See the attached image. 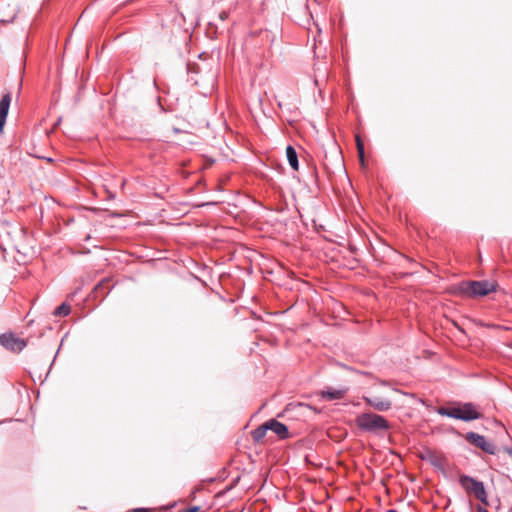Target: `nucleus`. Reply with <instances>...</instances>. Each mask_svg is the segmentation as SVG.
Segmentation results:
<instances>
[{
  "label": "nucleus",
  "instance_id": "17",
  "mask_svg": "<svg viewBox=\"0 0 512 512\" xmlns=\"http://www.w3.org/2000/svg\"><path fill=\"white\" fill-rule=\"evenodd\" d=\"M198 510H199V507L194 506V507H190V508L184 510L183 512H198Z\"/></svg>",
  "mask_w": 512,
  "mask_h": 512
},
{
  "label": "nucleus",
  "instance_id": "19",
  "mask_svg": "<svg viewBox=\"0 0 512 512\" xmlns=\"http://www.w3.org/2000/svg\"><path fill=\"white\" fill-rule=\"evenodd\" d=\"M476 511H477V512H489V511L485 508V506H483V505H482V506H480V505H479V506H477Z\"/></svg>",
  "mask_w": 512,
  "mask_h": 512
},
{
  "label": "nucleus",
  "instance_id": "5",
  "mask_svg": "<svg viewBox=\"0 0 512 512\" xmlns=\"http://www.w3.org/2000/svg\"><path fill=\"white\" fill-rule=\"evenodd\" d=\"M463 437L469 444L481 449L487 454L493 455L496 452L495 445L481 434L476 432H467Z\"/></svg>",
  "mask_w": 512,
  "mask_h": 512
},
{
  "label": "nucleus",
  "instance_id": "18",
  "mask_svg": "<svg viewBox=\"0 0 512 512\" xmlns=\"http://www.w3.org/2000/svg\"><path fill=\"white\" fill-rule=\"evenodd\" d=\"M219 17L221 20H225L228 18V13L226 11H222L220 14H219Z\"/></svg>",
  "mask_w": 512,
  "mask_h": 512
},
{
  "label": "nucleus",
  "instance_id": "2",
  "mask_svg": "<svg viewBox=\"0 0 512 512\" xmlns=\"http://www.w3.org/2000/svg\"><path fill=\"white\" fill-rule=\"evenodd\" d=\"M458 482L468 496L474 497L483 506H488V493L482 481L466 474L459 476Z\"/></svg>",
  "mask_w": 512,
  "mask_h": 512
},
{
  "label": "nucleus",
  "instance_id": "14",
  "mask_svg": "<svg viewBox=\"0 0 512 512\" xmlns=\"http://www.w3.org/2000/svg\"><path fill=\"white\" fill-rule=\"evenodd\" d=\"M71 312V307L66 304V303H62L60 306H58L55 311H54V315L55 316H59V317H65V316H68Z\"/></svg>",
  "mask_w": 512,
  "mask_h": 512
},
{
  "label": "nucleus",
  "instance_id": "1",
  "mask_svg": "<svg viewBox=\"0 0 512 512\" xmlns=\"http://www.w3.org/2000/svg\"><path fill=\"white\" fill-rule=\"evenodd\" d=\"M437 413L441 416L465 422L482 418V413L479 411V407L472 402H453L449 406L438 407Z\"/></svg>",
  "mask_w": 512,
  "mask_h": 512
},
{
  "label": "nucleus",
  "instance_id": "11",
  "mask_svg": "<svg viewBox=\"0 0 512 512\" xmlns=\"http://www.w3.org/2000/svg\"><path fill=\"white\" fill-rule=\"evenodd\" d=\"M286 157L289 165L295 171L299 169L298 155L295 148L291 145H288L286 148Z\"/></svg>",
  "mask_w": 512,
  "mask_h": 512
},
{
  "label": "nucleus",
  "instance_id": "8",
  "mask_svg": "<svg viewBox=\"0 0 512 512\" xmlns=\"http://www.w3.org/2000/svg\"><path fill=\"white\" fill-rule=\"evenodd\" d=\"M268 430L275 433L280 439H286L289 437V431L285 424L277 421L276 419H270L267 421Z\"/></svg>",
  "mask_w": 512,
  "mask_h": 512
},
{
  "label": "nucleus",
  "instance_id": "13",
  "mask_svg": "<svg viewBox=\"0 0 512 512\" xmlns=\"http://www.w3.org/2000/svg\"><path fill=\"white\" fill-rule=\"evenodd\" d=\"M268 431V425H267V422H265L264 424L260 425L259 427H257L256 429H254L252 431V438L255 442H261L264 437L266 436V433Z\"/></svg>",
  "mask_w": 512,
  "mask_h": 512
},
{
  "label": "nucleus",
  "instance_id": "15",
  "mask_svg": "<svg viewBox=\"0 0 512 512\" xmlns=\"http://www.w3.org/2000/svg\"><path fill=\"white\" fill-rule=\"evenodd\" d=\"M356 143H357V150L359 154L360 160L363 162L364 159V145L359 137H356Z\"/></svg>",
  "mask_w": 512,
  "mask_h": 512
},
{
  "label": "nucleus",
  "instance_id": "7",
  "mask_svg": "<svg viewBox=\"0 0 512 512\" xmlns=\"http://www.w3.org/2000/svg\"><path fill=\"white\" fill-rule=\"evenodd\" d=\"M363 400L367 405L380 412L388 411L392 407V402L386 398L377 396H364Z\"/></svg>",
  "mask_w": 512,
  "mask_h": 512
},
{
  "label": "nucleus",
  "instance_id": "12",
  "mask_svg": "<svg viewBox=\"0 0 512 512\" xmlns=\"http://www.w3.org/2000/svg\"><path fill=\"white\" fill-rule=\"evenodd\" d=\"M111 289H112V285L110 284V280L103 279L101 282H99L95 286L94 292L96 294V297H98V296L105 297L110 292Z\"/></svg>",
  "mask_w": 512,
  "mask_h": 512
},
{
  "label": "nucleus",
  "instance_id": "10",
  "mask_svg": "<svg viewBox=\"0 0 512 512\" xmlns=\"http://www.w3.org/2000/svg\"><path fill=\"white\" fill-rule=\"evenodd\" d=\"M347 392V389H328L321 391V397L326 400H339L342 399Z\"/></svg>",
  "mask_w": 512,
  "mask_h": 512
},
{
  "label": "nucleus",
  "instance_id": "4",
  "mask_svg": "<svg viewBox=\"0 0 512 512\" xmlns=\"http://www.w3.org/2000/svg\"><path fill=\"white\" fill-rule=\"evenodd\" d=\"M497 283L495 281H467L460 284V290L470 297L486 296L496 291Z\"/></svg>",
  "mask_w": 512,
  "mask_h": 512
},
{
  "label": "nucleus",
  "instance_id": "9",
  "mask_svg": "<svg viewBox=\"0 0 512 512\" xmlns=\"http://www.w3.org/2000/svg\"><path fill=\"white\" fill-rule=\"evenodd\" d=\"M10 104H11V94L6 93L2 96V98L0 100V131L3 130V127L6 123Z\"/></svg>",
  "mask_w": 512,
  "mask_h": 512
},
{
  "label": "nucleus",
  "instance_id": "6",
  "mask_svg": "<svg viewBox=\"0 0 512 512\" xmlns=\"http://www.w3.org/2000/svg\"><path fill=\"white\" fill-rule=\"evenodd\" d=\"M0 344L11 350V351H16V352H20L24 349V347L26 346V343L24 342V340L16 337L15 335L13 334H2L0 336Z\"/></svg>",
  "mask_w": 512,
  "mask_h": 512
},
{
  "label": "nucleus",
  "instance_id": "3",
  "mask_svg": "<svg viewBox=\"0 0 512 512\" xmlns=\"http://www.w3.org/2000/svg\"><path fill=\"white\" fill-rule=\"evenodd\" d=\"M356 425L363 431L378 432L389 429L388 421L381 415L371 412L361 413L355 419Z\"/></svg>",
  "mask_w": 512,
  "mask_h": 512
},
{
  "label": "nucleus",
  "instance_id": "16",
  "mask_svg": "<svg viewBox=\"0 0 512 512\" xmlns=\"http://www.w3.org/2000/svg\"><path fill=\"white\" fill-rule=\"evenodd\" d=\"M131 512H152V511L147 508H135V509L131 510Z\"/></svg>",
  "mask_w": 512,
  "mask_h": 512
}]
</instances>
